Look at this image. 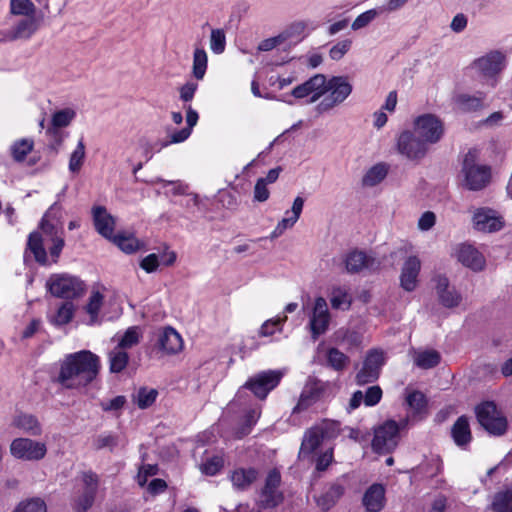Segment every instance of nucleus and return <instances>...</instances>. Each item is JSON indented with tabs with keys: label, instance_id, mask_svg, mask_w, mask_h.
<instances>
[{
	"label": "nucleus",
	"instance_id": "1",
	"mask_svg": "<svg viewBox=\"0 0 512 512\" xmlns=\"http://www.w3.org/2000/svg\"><path fill=\"white\" fill-rule=\"evenodd\" d=\"M101 361L90 350H81L64 356L59 361L58 371L52 382L67 390H80L91 384L98 376Z\"/></svg>",
	"mask_w": 512,
	"mask_h": 512
},
{
	"label": "nucleus",
	"instance_id": "2",
	"mask_svg": "<svg viewBox=\"0 0 512 512\" xmlns=\"http://www.w3.org/2000/svg\"><path fill=\"white\" fill-rule=\"evenodd\" d=\"M476 150H470L464 157L462 173L467 189L478 191L485 188L491 179L490 167L479 164Z\"/></svg>",
	"mask_w": 512,
	"mask_h": 512
},
{
	"label": "nucleus",
	"instance_id": "3",
	"mask_svg": "<svg viewBox=\"0 0 512 512\" xmlns=\"http://www.w3.org/2000/svg\"><path fill=\"white\" fill-rule=\"evenodd\" d=\"M352 85L345 76L325 78V94L317 106L320 113L328 112L342 104L351 94Z\"/></svg>",
	"mask_w": 512,
	"mask_h": 512
},
{
	"label": "nucleus",
	"instance_id": "4",
	"mask_svg": "<svg viewBox=\"0 0 512 512\" xmlns=\"http://www.w3.org/2000/svg\"><path fill=\"white\" fill-rule=\"evenodd\" d=\"M506 66V56L500 51H491L484 56L475 59L467 68L473 74H477L494 87L496 76Z\"/></svg>",
	"mask_w": 512,
	"mask_h": 512
},
{
	"label": "nucleus",
	"instance_id": "5",
	"mask_svg": "<svg viewBox=\"0 0 512 512\" xmlns=\"http://www.w3.org/2000/svg\"><path fill=\"white\" fill-rule=\"evenodd\" d=\"M46 288L55 297L73 299L84 292L85 284L76 276L53 274L48 278Z\"/></svg>",
	"mask_w": 512,
	"mask_h": 512
},
{
	"label": "nucleus",
	"instance_id": "6",
	"mask_svg": "<svg viewBox=\"0 0 512 512\" xmlns=\"http://www.w3.org/2000/svg\"><path fill=\"white\" fill-rule=\"evenodd\" d=\"M338 425L335 423H324L320 426L310 428L304 434L299 458L310 456L322 443L325 438H333L338 434Z\"/></svg>",
	"mask_w": 512,
	"mask_h": 512
},
{
	"label": "nucleus",
	"instance_id": "7",
	"mask_svg": "<svg viewBox=\"0 0 512 512\" xmlns=\"http://www.w3.org/2000/svg\"><path fill=\"white\" fill-rule=\"evenodd\" d=\"M475 412L480 425L490 434L502 435L506 432L507 421L493 402L487 401L479 404Z\"/></svg>",
	"mask_w": 512,
	"mask_h": 512
},
{
	"label": "nucleus",
	"instance_id": "8",
	"mask_svg": "<svg viewBox=\"0 0 512 512\" xmlns=\"http://www.w3.org/2000/svg\"><path fill=\"white\" fill-rule=\"evenodd\" d=\"M413 131L426 144H435L444 134L442 121L433 114H423L414 120Z\"/></svg>",
	"mask_w": 512,
	"mask_h": 512
},
{
	"label": "nucleus",
	"instance_id": "9",
	"mask_svg": "<svg viewBox=\"0 0 512 512\" xmlns=\"http://www.w3.org/2000/svg\"><path fill=\"white\" fill-rule=\"evenodd\" d=\"M401 427L393 420L386 421L374 433L372 448L377 453H389L398 444Z\"/></svg>",
	"mask_w": 512,
	"mask_h": 512
},
{
	"label": "nucleus",
	"instance_id": "10",
	"mask_svg": "<svg viewBox=\"0 0 512 512\" xmlns=\"http://www.w3.org/2000/svg\"><path fill=\"white\" fill-rule=\"evenodd\" d=\"M397 151L409 160H420L428 152L426 144L414 131L405 130L397 138Z\"/></svg>",
	"mask_w": 512,
	"mask_h": 512
},
{
	"label": "nucleus",
	"instance_id": "11",
	"mask_svg": "<svg viewBox=\"0 0 512 512\" xmlns=\"http://www.w3.org/2000/svg\"><path fill=\"white\" fill-rule=\"evenodd\" d=\"M10 452L13 457L25 461H37L45 457L46 445L29 438H16L11 442Z\"/></svg>",
	"mask_w": 512,
	"mask_h": 512
},
{
	"label": "nucleus",
	"instance_id": "12",
	"mask_svg": "<svg viewBox=\"0 0 512 512\" xmlns=\"http://www.w3.org/2000/svg\"><path fill=\"white\" fill-rule=\"evenodd\" d=\"M283 374L280 371H263L251 377L242 387L251 390L254 395L264 399L280 382Z\"/></svg>",
	"mask_w": 512,
	"mask_h": 512
},
{
	"label": "nucleus",
	"instance_id": "13",
	"mask_svg": "<svg viewBox=\"0 0 512 512\" xmlns=\"http://www.w3.org/2000/svg\"><path fill=\"white\" fill-rule=\"evenodd\" d=\"M384 361V353L381 350L374 349L369 351L362 368L356 375V382L359 385H364L377 380Z\"/></svg>",
	"mask_w": 512,
	"mask_h": 512
},
{
	"label": "nucleus",
	"instance_id": "14",
	"mask_svg": "<svg viewBox=\"0 0 512 512\" xmlns=\"http://www.w3.org/2000/svg\"><path fill=\"white\" fill-rule=\"evenodd\" d=\"M280 482V473L275 469L271 470L260 493L259 503L262 507L273 508L282 502L283 494L279 490Z\"/></svg>",
	"mask_w": 512,
	"mask_h": 512
},
{
	"label": "nucleus",
	"instance_id": "15",
	"mask_svg": "<svg viewBox=\"0 0 512 512\" xmlns=\"http://www.w3.org/2000/svg\"><path fill=\"white\" fill-rule=\"evenodd\" d=\"M83 487L75 498L73 509L76 512H87L93 505L98 490V476L92 472H86L82 476Z\"/></svg>",
	"mask_w": 512,
	"mask_h": 512
},
{
	"label": "nucleus",
	"instance_id": "16",
	"mask_svg": "<svg viewBox=\"0 0 512 512\" xmlns=\"http://www.w3.org/2000/svg\"><path fill=\"white\" fill-rule=\"evenodd\" d=\"M38 21L34 17H24L9 29L0 31L1 42H12L19 39H29L38 30Z\"/></svg>",
	"mask_w": 512,
	"mask_h": 512
},
{
	"label": "nucleus",
	"instance_id": "17",
	"mask_svg": "<svg viewBox=\"0 0 512 512\" xmlns=\"http://www.w3.org/2000/svg\"><path fill=\"white\" fill-rule=\"evenodd\" d=\"M435 293L438 302L445 308H455L462 302L461 293L450 284L449 279L444 275H437L434 278Z\"/></svg>",
	"mask_w": 512,
	"mask_h": 512
},
{
	"label": "nucleus",
	"instance_id": "18",
	"mask_svg": "<svg viewBox=\"0 0 512 512\" xmlns=\"http://www.w3.org/2000/svg\"><path fill=\"white\" fill-rule=\"evenodd\" d=\"M345 269L348 273L373 271L380 267V261L363 251H351L344 259Z\"/></svg>",
	"mask_w": 512,
	"mask_h": 512
},
{
	"label": "nucleus",
	"instance_id": "19",
	"mask_svg": "<svg viewBox=\"0 0 512 512\" xmlns=\"http://www.w3.org/2000/svg\"><path fill=\"white\" fill-rule=\"evenodd\" d=\"M329 323L330 313L327 302L323 297H317L309 321L313 338L316 339L319 335L324 334Z\"/></svg>",
	"mask_w": 512,
	"mask_h": 512
},
{
	"label": "nucleus",
	"instance_id": "20",
	"mask_svg": "<svg viewBox=\"0 0 512 512\" xmlns=\"http://www.w3.org/2000/svg\"><path fill=\"white\" fill-rule=\"evenodd\" d=\"M292 95L295 98H305L311 95L309 103L318 101L325 95V76L323 74H316L304 83L296 86L292 90Z\"/></svg>",
	"mask_w": 512,
	"mask_h": 512
},
{
	"label": "nucleus",
	"instance_id": "21",
	"mask_svg": "<svg viewBox=\"0 0 512 512\" xmlns=\"http://www.w3.org/2000/svg\"><path fill=\"white\" fill-rule=\"evenodd\" d=\"M501 215L490 208H479L473 215L474 228L482 232H495L503 227Z\"/></svg>",
	"mask_w": 512,
	"mask_h": 512
},
{
	"label": "nucleus",
	"instance_id": "22",
	"mask_svg": "<svg viewBox=\"0 0 512 512\" xmlns=\"http://www.w3.org/2000/svg\"><path fill=\"white\" fill-rule=\"evenodd\" d=\"M365 512H381L386 505V489L383 484L374 483L369 486L362 497Z\"/></svg>",
	"mask_w": 512,
	"mask_h": 512
},
{
	"label": "nucleus",
	"instance_id": "23",
	"mask_svg": "<svg viewBox=\"0 0 512 512\" xmlns=\"http://www.w3.org/2000/svg\"><path fill=\"white\" fill-rule=\"evenodd\" d=\"M455 255L460 263L474 271H481L485 267V257L470 244H460Z\"/></svg>",
	"mask_w": 512,
	"mask_h": 512
},
{
	"label": "nucleus",
	"instance_id": "24",
	"mask_svg": "<svg viewBox=\"0 0 512 512\" xmlns=\"http://www.w3.org/2000/svg\"><path fill=\"white\" fill-rule=\"evenodd\" d=\"M420 269L421 261L417 256H410L405 260L400 275V285L405 291L416 289Z\"/></svg>",
	"mask_w": 512,
	"mask_h": 512
},
{
	"label": "nucleus",
	"instance_id": "25",
	"mask_svg": "<svg viewBox=\"0 0 512 512\" xmlns=\"http://www.w3.org/2000/svg\"><path fill=\"white\" fill-rule=\"evenodd\" d=\"M153 185L159 184L163 189L169 188L164 191L166 196H186L190 197L195 206L200 203L199 196L196 193L188 192L189 185L181 180H166L161 177H156L150 182Z\"/></svg>",
	"mask_w": 512,
	"mask_h": 512
},
{
	"label": "nucleus",
	"instance_id": "26",
	"mask_svg": "<svg viewBox=\"0 0 512 512\" xmlns=\"http://www.w3.org/2000/svg\"><path fill=\"white\" fill-rule=\"evenodd\" d=\"M304 206V199L300 196L293 201L291 210L285 212V217L278 222L272 231L270 238L276 239L281 236L287 229L292 228L300 218Z\"/></svg>",
	"mask_w": 512,
	"mask_h": 512
},
{
	"label": "nucleus",
	"instance_id": "27",
	"mask_svg": "<svg viewBox=\"0 0 512 512\" xmlns=\"http://www.w3.org/2000/svg\"><path fill=\"white\" fill-rule=\"evenodd\" d=\"M92 214L97 232L107 239H112L115 227V220L112 215L102 206L94 207Z\"/></svg>",
	"mask_w": 512,
	"mask_h": 512
},
{
	"label": "nucleus",
	"instance_id": "28",
	"mask_svg": "<svg viewBox=\"0 0 512 512\" xmlns=\"http://www.w3.org/2000/svg\"><path fill=\"white\" fill-rule=\"evenodd\" d=\"M158 346L166 354H176L182 350L183 341L175 329L167 327L159 334Z\"/></svg>",
	"mask_w": 512,
	"mask_h": 512
},
{
	"label": "nucleus",
	"instance_id": "29",
	"mask_svg": "<svg viewBox=\"0 0 512 512\" xmlns=\"http://www.w3.org/2000/svg\"><path fill=\"white\" fill-rule=\"evenodd\" d=\"M12 426L31 436H39L42 433L38 418L28 413H17L12 419Z\"/></svg>",
	"mask_w": 512,
	"mask_h": 512
},
{
	"label": "nucleus",
	"instance_id": "30",
	"mask_svg": "<svg viewBox=\"0 0 512 512\" xmlns=\"http://www.w3.org/2000/svg\"><path fill=\"white\" fill-rule=\"evenodd\" d=\"M104 299L105 296L101 291L96 289L91 291L87 303L84 306V311L89 317V325L100 323V312L104 305Z\"/></svg>",
	"mask_w": 512,
	"mask_h": 512
},
{
	"label": "nucleus",
	"instance_id": "31",
	"mask_svg": "<svg viewBox=\"0 0 512 512\" xmlns=\"http://www.w3.org/2000/svg\"><path fill=\"white\" fill-rule=\"evenodd\" d=\"M40 228L42 232H51L55 229H63L62 223V206L55 202L53 203L40 222Z\"/></svg>",
	"mask_w": 512,
	"mask_h": 512
},
{
	"label": "nucleus",
	"instance_id": "32",
	"mask_svg": "<svg viewBox=\"0 0 512 512\" xmlns=\"http://www.w3.org/2000/svg\"><path fill=\"white\" fill-rule=\"evenodd\" d=\"M331 307L336 310H349L352 305V295L346 286H335L329 295Z\"/></svg>",
	"mask_w": 512,
	"mask_h": 512
},
{
	"label": "nucleus",
	"instance_id": "33",
	"mask_svg": "<svg viewBox=\"0 0 512 512\" xmlns=\"http://www.w3.org/2000/svg\"><path fill=\"white\" fill-rule=\"evenodd\" d=\"M451 435L456 445L460 447L470 443L472 435L467 417L461 416L457 419L452 426Z\"/></svg>",
	"mask_w": 512,
	"mask_h": 512
},
{
	"label": "nucleus",
	"instance_id": "34",
	"mask_svg": "<svg viewBox=\"0 0 512 512\" xmlns=\"http://www.w3.org/2000/svg\"><path fill=\"white\" fill-rule=\"evenodd\" d=\"M389 165L384 162L377 163L370 167L362 177L364 187H374L380 184L387 176Z\"/></svg>",
	"mask_w": 512,
	"mask_h": 512
},
{
	"label": "nucleus",
	"instance_id": "35",
	"mask_svg": "<svg viewBox=\"0 0 512 512\" xmlns=\"http://www.w3.org/2000/svg\"><path fill=\"white\" fill-rule=\"evenodd\" d=\"M258 477L254 468H239L232 472L230 479L233 486L239 490L247 489Z\"/></svg>",
	"mask_w": 512,
	"mask_h": 512
},
{
	"label": "nucleus",
	"instance_id": "36",
	"mask_svg": "<svg viewBox=\"0 0 512 512\" xmlns=\"http://www.w3.org/2000/svg\"><path fill=\"white\" fill-rule=\"evenodd\" d=\"M412 358L415 365L421 369H430L440 363L441 356L436 350H414Z\"/></svg>",
	"mask_w": 512,
	"mask_h": 512
},
{
	"label": "nucleus",
	"instance_id": "37",
	"mask_svg": "<svg viewBox=\"0 0 512 512\" xmlns=\"http://www.w3.org/2000/svg\"><path fill=\"white\" fill-rule=\"evenodd\" d=\"M484 98L485 95L483 93H478L477 95L460 93L454 96V103L462 111H476L483 107Z\"/></svg>",
	"mask_w": 512,
	"mask_h": 512
},
{
	"label": "nucleus",
	"instance_id": "38",
	"mask_svg": "<svg viewBox=\"0 0 512 512\" xmlns=\"http://www.w3.org/2000/svg\"><path fill=\"white\" fill-rule=\"evenodd\" d=\"M37 12L35 0H9V14L16 17H34Z\"/></svg>",
	"mask_w": 512,
	"mask_h": 512
},
{
	"label": "nucleus",
	"instance_id": "39",
	"mask_svg": "<svg viewBox=\"0 0 512 512\" xmlns=\"http://www.w3.org/2000/svg\"><path fill=\"white\" fill-rule=\"evenodd\" d=\"M344 487L338 483L332 484L325 493L317 498V504L323 510H329L341 498Z\"/></svg>",
	"mask_w": 512,
	"mask_h": 512
},
{
	"label": "nucleus",
	"instance_id": "40",
	"mask_svg": "<svg viewBox=\"0 0 512 512\" xmlns=\"http://www.w3.org/2000/svg\"><path fill=\"white\" fill-rule=\"evenodd\" d=\"M208 67V55L204 48L195 47L193 52L192 75L197 80H203Z\"/></svg>",
	"mask_w": 512,
	"mask_h": 512
},
{
	"label": "nucleus",
	"instance_id": "41",
	"mask_svg": "<svg viewBox=\"0 0 512 512\" xmlns=\"http://www.w3.org/2000/svg\"><path fill=\"white\" fill-rule=\"evenodd\" d=\"M34 141L31 138H22L14 141L10 146V153L14 161L22 162L33 150Z\"/></svg>",
	"mask_w": 512,
	"mask_h": 512
},
{
	"label": "nucleus",
	"instance_id": "42",
	"mask_svg": "<svg viewBox=\"0 0 512 512\" xmlns=\"http://www.w3.org/2000/svg\"><path fill=\"white\" fill-rule=\"evenodd\" d=\"M44 236L48 243H50L49 251L51 256L54 258V263L57 262V259L65 245L64 241V231L63 229H55L51 232H43Z\"/></svg>",
	"mask_w": 512,
	"mask_h": 512
},
{
	"label": "nucleus",
	"instance_id": "43",
	"mask_svg": "<svg viewBox=\"0 0 512 512\" xmlns=\"http://www.w3.org/2000/svg\"><path fill=\"white\" fill-rule=\"evenodd\" d=\"M27 245L38 263L43 265L47 263V253L43 246V239L38 232L29 235Z\"/></svg>",
	"mask_w": 512,
	"mask_h": 512
},
{
	"label": "nucleus",
	"instance_id": "44",
	"mask_svg": "<svg viewBox=\"0 0 512 512\" xmlns=\"http://www.w3.org/2000/svg\"><path fill=\"white\" fill-rule=\"evenodd\" d=\"M74 313L75 305L72 302H64L50 318V321L55 326L66 325L72 320Z\"/></svg>",
	"mask_w": 512,
	"mask_h": 512
},
{
	"label": "nucleus",
	"instance_id": "45",
	"mask_svg": "<svg viewBox=\"0 0 512 512\" xmlns=\"http://www.w3.org/2000/svg\"><path fill=\"white\" fill-rule=\"evenodd\" d=\"M491 508L494 512H512V486L495 494Z\"/></svg>",
	"mask_w": 512,
	"mask_h": 512
},
{
	"label": "nucleus",
	"instance_id": "46",
	"mask_svg": "<svg viewBox=\"0 0 512 512\" xmlns=\"http://www.w3.org/2000/svg\"><path fill=\"white\" fill-rule=\"evenodd\" d=\"M108 358L110 363V371L112 373H119L124 370L128 364L129 359L125 350L117 346L109 353Z\"/></svg>",
	"mask_w": 512,
	"mask_h": 512
},
{
	"label": "nucleus",
	"instance_id": "47",
	"mask_svg": "<svg viewBox=\"0 0 512 512\" xmlns=\"http://www.w3.org/2000/svg\"><path fill=\"white\" fill-rule=\"evenodd\" d=\"M157 396L158 391L156 389L141 387L133 396V400L140 409H146L155 402Z\"/></svg>",
	"mask_w": 512,
	"mask_h": 512
},
{
	"label": "nucleus",
	"instance_id": "48",
	"mask_svg": "<svg viewBox=\"0 0 512 512\" xmlns=\"http://www.w3.org/2000/svg\"><path fill=\"white\" fill-rule=\"evenodd\" d=\"M286 320L287 315L285 314L283 316L266 320L258 331L259 336L268 337L274 335L276 332H281Z\"/></svg>",
	"mask_w": 512,
	"mask_h": 512
},
{
	"label": "nucleus",
	"instance_id": "49",
	"mask_svg": "<svg viewBox=\"0 0 512 512\" xmlns=\"http://www.w3.org/2000/svg\"><path fill=\"white\" fill-rule=\"evenodd\" d=\"M113 242L125 253H134L140 248V242L133 235L118 234L112 238Z\"/></svg>",
	"mask_w": 512,
	"mask_h": 512
},
{
	"label": "nucleus",
	"instance_id": "50",
	"mask_svg": "<svg viewBox=\"0 0 512 512\" xmlns=\"http://www.w3.org/2000/svg\"><path fill=\"white\" fill-rule=\"evenodd\" d=\"M75 117L76 111L73 108H64L56 111L51 119L52 128L67 127Z\"/></svg>",
	"mask_w": 512,
	"mask_h": 512
},
{
	"label": "nucleus",
	"instance_id": "51",
	"mask_svg": "<svg viewBox=\"0 0 512 512\" xmlns=\"http://www.w3.org/2000/svg\"><path fill=\"white\" fill-rule=\"evenodd\" d=\"M85 159V145L82 139L78 141V144L74 151L70 155L69 159V171L71 173H78L84 163Z\"/></svg>",
	"mask_w": 512,
	"mask_h": 512
},
{
	"label": "nucleus",
	"instance_id": "52",
	"mask_svg": "<svg viewBox=\"0 0 512 512\" xmlns=\"http://www.w3.org/2000/svg\"><path fill=\"white\" fill-rule=\"evenodd\" d=\"M140 329L136 326L129 327L121 337L117 347L126 350L136 346L140 341Z\"/></svg>",
	"mask_w": 512,
	"mask_h": 512
},
{
	"label": "nucleus",
	"instance_id": "53",
	"mask_svg": "<svg viewBox=\"0 0 512 512\" xmlns=\"http://www.w3.org/2000/svg\"><path fill=\"white\" fill-rule=\"evenodd\" d=\"M327 362L334 370H343L348 362L349 358L337 348H330L327 351Z\"/></svg>",
	"mask_w": 512,
	"mask_h": 512
},
{
	"label": "nucleus",
	"instance_id": "54",
	"mask_svg": "<svg viewBox=\"0 0 512 512\" xmlns=\"http://www.w3.org/2000/svg\"><path fill=\"white\" fill-rule=\"evenodd\" d=\"M226 47V35L222 29H212L210 35V49L214 54H221Z\"/></svg>",
	"mask_w": 512,
	"mask_h": 512
},
{
	"label": "nucleus",
	"instance_id": "55",
	"mask_svg": "<svg viewBox=\"0 0 512 512\" xmlns=\"http://www.w3.org/2000/svg\"><path fill=\"white\" fill-rule=\"evenodd\" d=\"M408 406L415 412L421 413L426 408V398L420 391H412L406 397Z\"/></svg>",
	"mask_w": 512,
	"mask_h": 512
},
{
	"label": "nucleus",
	"instance_id": "56",
	"mask_svg": "<svg viewBox=\"0 0 512 512\" xmlns=\"http://www.w3.org/2000/svg\"><path fill=\"white\" fill-rule=\"evenodd\" d=\"M377 16L378 11L376 9H370L361 13L352 22V30L357 31L367 27Z\"/></svg>",
	"mask_w": 512,
	"mask_h": 512
},
{
	"label": "nucleus",
	"instance_id": "57",
	"mask_svg": "<svg viewBox=\"0 0 512 512\" xmlns=\"http://www.w3.org/2000/svg\"><path fill=\"white\" fill-rule=\"evenodd\" d=\"M352 40L344 39L338 41L335 45H333L329 50V57L334 61H339L342 59L346 53L351 49Z\"/></svg>",
	"mask_w": 512,
	"mask_h": 512
},
{
	"label": "nucleus",
	"instance_id": "58",
	"mask_svg": "<svg viewBox=\"0 0 512 512\" xmlns=\"http://www.w3.org/2000/svg\"><path fill=\"white\" fill-rule=\"evenodd\" d=\"M223 464V458L221 456L215 455L202 463L200 469L204 474L213 476L220 471V469L223 467Z\"/></svg>",
	"mask_w": 512,
	"mask_h": 512
},
{
	"label": "nucleus",
	"instance_id": "59",
	"mask_svg": "<svg viewBox=\"0 0 512 512\" xmlns=\"http://www.w3.org/2000/svg\"><path fill=\"white\" fill-rule=\"evenodd\" d=\"M14 512H46L45 503L39 499L21 502Z\"/></svg>",
	"mask_w": 512,
	"mask_h": 512
},
{
	"label": "nucleus",
	"instance_id": "60",
	"mask_svg": "<svg viewBox=\"0 0 512 512\" xmlns=\"http://www.w3.org/2000/svg\"><path fill=\"white\" fill-rule=\"evenodd\" d=\"M307 28V24L304 21H296L291 23L282 33L285 36V41L292 37L302 36Z\"/></svg>",
	"mask_w": 512,
	"mask_h": 512
},
{
	"label": "nucleus",
	"instance_id": "61",
	"mask_svg": "<svg viewBox=\"0 0 512 512\" xmlns=\"http://www.w3.org/2000/svg\"><path fill=\"white\" fill-rule=\"evenodd\" d=\"M364 394V404L366 406H374L379 403L382 398V389L379 386L369 387Z\"/></svg>",
	"mask_w": 512,
	"mask_h": 512
},
{
	"label": "nucleus",
	"instance_id": "62",
	"mask_svg": "<svg viewBox=\"0 0 512 512\" xmlns=\"http://www.w3.org/2000/svg\"><path fill=\"white\" fill-rule=\"evenodd\" d=\"M198 89V84L192 81L186 82L179 89L180 99L184 102H189L194 98L195 92Z\"/></svg>",
	"mask_w": 512,
	"mask_h": 512
},
{
	"label": "nucleus",
	"instance_id": "63",
	"mask_svg": "<svg viewBox=\"0 0 512 512\" xmlns=\"http://www.w3.org/2000/svg\"><path fill=\"white\" fill-rule=\"evenodd\" d=\"M285 42V36L281 34L262 40L258 45L259 51H270Z\"/></svg>",
	"mask_w": 512,
	"mask_h": 512
},
{
	"label": "nucleus",
	"instance_id": "64",
	"mask_svg": "<svg viewBox=\"0 0 512 512\" xmlns=\"http://www.w3.org/2000/svg\"><path fill=\"white\" fill-rule=\"evenodd\" d=\"M436 223V216L431 211H426L418 220V229L421 231L430 230Z\"/></svg>",
	"mask_w": 512,
	"mask_h": 512
}]
</instances>
